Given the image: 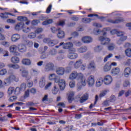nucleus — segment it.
<instances>
[{"mask_svg":"<svg viewBox=\"0 0 131 131\" xmlns=\"http://www.w3.org/2000/svg\"><path fill=\"white\" fill-rule=\"evenodd\" d=\"M42 28H38L35 31V33H40V32H42Z\"/></svg>","mask_w":131,"mask_h":131,"instance_id":"obj_62","label":"nucleus"},{"mask_svg":"<svg viewBox=\"0 0 131 131\" xmlns=\"http://www.w3.org/2000/svg\"><path fill=\"white\" fill-rule=\"evenodd\" d=\"M112 57H113V54H112V53H110L104 58V62H107V61H108V59H110V58H112Z\"/></svg>","mask_w":131,"mask_h":131,"instance_id":"obj_43","label":"nucleus"},{"mask_svg":"<svg viewBox=\"0 0 131 131\" xmlns=\"http://www.w3.org/2000/svg\"><path fill=\"white\" fill-rule=\"evenodd\" d=\"M56 73L58 75H63L65 73V69L63 68H58L56 70Z\"/></svg>","mask_w":131,"mask_h":131,"instance_id":"obj_21","label":"nucleus"},{"mask_svg":"<svg viewBox=\"0 0 131 131\" xmlns=\"http://www.w3.org/2000/svg\"><path fill=\"white\" fill-rule=\"evenodd\" d=\"M49 78L50 80H53V79H54L55 82H56V78H59L57 77V76L55 74H51L49 75Z\"/></svg>","mask_w":131,"mask_h":131,"instance_id":"obj_35","label":"nucleus"},{"mask_svg":"<svg viewBox=\"0 0 131 131\" xmlns=\"http://www.w3.org/2000/svg\"><path fill=\"white\" fill-rule=\"evenodd\" d=\"M0 17L2 19H7V18H9V15L8 14V12L0 13Z\"/></svg>","mask_w":131,"mask_h":131,"instance_id":"obj_32","label":"nucleus"},{"mask_svg":"<svg viewBox=\"0 0 131 131\" xmlns=\"http://www.w3.org/2000/svg\"><path fill=\"white\" fill-rule=\"evenodd\" d=\"M68 100L69 101V103H71L72 102V100L74 99L73 97H74V92L73 91L69 92L68 94Z\"/></svg>","mask_w":131,"mask_h":131,"instance_id":"obj_17","label":"nucleus"},{"mask_svg":"<svg viewBox=\"0 0 131 131\" xmlns=\"http://www.w3.org/2000/svg\"><path fill=\"white\" fill-rule=\"evenodd\" d=\"M21 62L24 65H30L31 64V61L29 59H24Z\"/></svg>","mask_w":131,"mask_h":131,"instance_id":"obj_30","label":"nucleus"},{"mask_svg":"<svg viewBox=\"0 0 131 131\" xmlns=\"http://www.w3.org/2000/svg\"><path fill=\"white\" fill-rule=\"evenodd\" d=\"M17 20L18 21H20L21 22H23V21H27V17L19 16L17 17Z\"/></svg>","mask_w":131,"mask_h":131,"instance_id":"obj_39","label":"nucleus"},{"mask_svg":"<svg viewBox=\"0 0 131 131\" xmlns=\"http://www.w3.org/2000/svg\"><path fill=\"white\" fill-rule=\"evenodd\" d=\"M31 31V29H30V28L28 27L23 29V32H25L26 33H27L28 32H30Z\"/></svg>","mask_w":131,"mask_h":131,"instance_id":"obj_57","label":"nucleus"},{"mask_svg":"<svg viewBox=\"0 0 131 131\" xmlns=\"http://www.w3.org/2000/svg\"><path fill=\"white\" fill-rule=\"evenodd\" d=\"M94 50H95V51L96 52H101V51H102V50H103V46H98L95 48Z\"/></svg>","mask_w":131,"mask_h":131,"instance_id":"obj_40","label":"nucleus"},{"mask_svg":"<svg viewBox=\"0 0 131 131\" xmlns=\"http://www.w3.org/2000/svg\"><path fill=\"white\" fill-rule=\"evenodd\" d=\"M9 50L11 53H16L18 50V46L12 45L10 47Z\"/></svg>","mask_w":131,"mask_h":131,"instance_id":"obj_25","label":"nucleus"},{"mask_svg":"<svg viewBox=\"0 0 131 131\" xmlns=\"http://www.w3.org/2000/svg\"><path fill=\"white\" fill-rule=\"evenodd\" d=\"M1 45L5 47H9L10 46V45L9 44V42H7V41H3L1 43Z\"/></svg>","mask_w":131,"mask_h":131,"instance_id":"obj_64","label":"nucleus"},{"mask_svg":"<svg viewBox=\"0 0 131 131\" xmlns=\"http://www.w3.org/2000/svg\"><path fill=\"white\" fill-rule=\"evenodd\" d=\"M89 98V95L88 94H85L83 95V97H82L80 100V103H83V102H85L86 100H88V98Z\"/></svg>","mask_w":131,"mask_h":131,"instance_id":"obj_28","label":"nucleus"},{"mask_svg":"<svg viewBox=\"0 0 131 131\" xmlns=\"http://www.w3.org/2000/svg\"><path fill=\"white\" fill-rule=\"evenodd\" d=\"M55 82L56 83H58V85L59 86V88L61 91H63V90L65 89V88H66V81L64 80L63 79H59L56 78L55 79Z\"/></svg>","mask_w":131,"mask_h":131,"instance_id":"obj_4","label":"nucleus"},{"mask_svg":"<svg viewBox=\"0 0 131 131\" xmlns=\"http://www.w3.org/2000/svg\"><path fill=\"white\" fill-rule=\"evenodd\" d=\"M63 49L69 50L70 53L68 55V58H69V59L73 60V59H76V58H77V54L75 53V49L73 48V44L72 43H66V45H63Z\"/></svg>","mask_w":131,"mask_h":131,"instance_id":"obj_2","label":"nucleus"},{"mask_svg":"<svg viewBox=\"0 0 131 131\" xmlns=\"http://www.w3.org/2000/svg\"><path fill=\"white\" fill-rule=\"evenodd\" d=\"M58 32L57 34V37L58 38H63L65 36V32L61 30V29H58Z\"/></svg>","mask_w":131,"mask_h":131,"instance_id":"obj_22","label":"nucleus"},{"mask_svg":"<svg viewBox=\"0 0 131 131\" xmlns=\"http://www.w3.org/2000/svg\"><path fill=\"white\" fill-rule=\"evenodd\" d=\"M93 26L94 27H96L97 28H101L103 27V26L101 24L98 23H95L93 24Z\"/></svg>","mask_w":131,"mask_h":131,"instance_id":"obj_48","label":"nucleus"},{"mask_svg":"<svg viewBox=\"0 0 131 131\" xmlns=\"http://www.w3.org/2000/svg\"><path fill=\"white\" fill-rule=\"evenodd\" d=\"M43 41V42L48 43L49 47H54V46H56V45L59 43V41H58V40H51L50 39L47 38H45Z\"/></svg>","mask_w":131,"mask_h":131,"instance_id":"obj_6","label":"nucleus"},{"mask_svg":"<svg viewBox=\"0 0 131 131\" xmlns=\"http://www.w3.org/2000/svg\"><path fill=\"white\" fill-rule=\"evenodd\" d=\"M21 36L18 34H14L11 37V40L12 41L16 42L17 40H19Z\"/></svg>","mask_w":131,"mask_h":131,"instance_id":"obj_19","label":"nucleus"},{"mask_svg":"<svg viewBox=\"0 0 131 131\" xmlns=\"http://www.w3.org/2000/svg\"><path fill=\"white\" fill-rule=\"evenodd\" d=\"M7 23H10L11 24H15V23H16V20L8 19H7Z\"/></svg>","mask_w":131,"mask_h":131,"instance_id":"obj_54","label":"nucleus"},{"mask_svg":"<svg viewBox=\"0 0 131 131\" xmlns=\"http://www.w3.org/2000/svg\"><path fill=\"white\" fill-rule=\"evenodd\" d=\"M82 65V60L79 59L76 61V62L74 64V67L76 69H78L80 66Z\"/></svg>","mask_w":131,"mask_h":131,"instance_id":"obj_18","label":"nucleus"},{"mask_svg":"<svg viewBox=\"0 0 131 131\" xmlns=\"http://www.w3.org/2000/svg\"><path fill=\"white\" fill-rule=\"evenodd\" d=\"M125 55L127 57H131V49H127L125 51Z\"/></svg>","mask_w":131,"mask_h":131,"instance_id":"obj_42","label":"nucleus"},{"mask_svg":"<svg viewBox=\"0 0 131 131\" xmlns=\"http://www.w3.org/2000/svg\"><path fill=\"white\" fill-rule=\"evenodd\" d=\"M52 82H49L47 84H46V85L45 86L44 90H47L49 89V88H50V86H51V85H52Z\"/></svg>","mask_w":131,"mask_h":131,"instance_id":"obj_63","label":"nucleus"},{"mask_svg":"<svg viewBox=\"0 0 131 131\" xmlns=\"http://www.w3.org/2000/svg\"><path fill=\"white\" fill-rule=\"evenodd\" d=\"M15 88L13 87H9L8 90V94L11 96L13 93H14Z\"/></svg>","mask_w":131,"mask_h":131,"instance_id":"obj_36","label":"nucleus"},{"mask_svg":"<svg viewBox=\"0 0 131 131\" xmlns=\"http://www.w3.org/2000/svg\"><path fill=\"white\" fill-rule=\"evenodd\" d=\"M13 81L16 82L19 81V78L14 75V74H10L8 77L4 79L5 84H11Z\"/></svg>","mask_w":131,"mask_h":131,"instance_id":"obj_3","label":"nucleus"},{"mask_svg":"<svg viewBox=\"0 0 131 131\" xmlns=\"http://www.w3.org/2000/svg\"><path fill=\"white\" fill-rule=\"evenodd\" d=\"M106 94H107V91H104L102 92L99 95L100 98H102V97H104V96H106Z\"/></svg>","mask_w":131,"mask_h":131,"instance_id":"obj_56","label":"nucleus"},{"mask_svg":"<svg viewBox=\"0 0 131 131\" xmlns=\"http://www.w3.org/2000/svg\"><path fill=\"white\" fill-rule=\"evenodd\" d=\"M28 37L30 39L35 38V37H36V33L35 32V33L31 32L28 34Z\"/></svg>","mask_w":131,"mask_h":131,"instance_id":"obj_34","label":"nucleus"},{"mask_svg":"<svg viewBox=\"0 0 131 131\" xmlns=\"http://www.w3.org/2000/svg\"><path fill=\"white\" fill-rule=\"evenodd\" d=\"M92 21V19L91 18H83L82 19V21L83 23H90Z\"/></svg>","mask_w":131,"mask_h":131,"instance_id":"obj_47","label":"nucleus"},{"mask_svg":"<svg viewBox=\"0 0 131 131\" xmlns=\"http://www.w3.org/2000/svg\"><path fill=\"white\" fill-rule=\"evenodd\" d=\"M117 36H123V35H124V33L121 31H118L117 32Z\"/></svg>","mask_w":131,"mask_h":131,"instance_id":"obj_60","label":"nucleus"},{"mask_svg":"<svg viewBox=\"0 0 131 131\" xmlns=\"http://www.w3.org/2000/svg\"><path fill=\"white\" fill-rule=\"evenodd\" d=\"M124 19L123 18H119L117 19H115V20L112 19H107V22L109 23H113V24H117V23H120V22H123Z\"/></svg>","mask_w":131,"mask_h":131,"instance_id":"obj_12","label":"nucleus"},{"mask_svg":"<svg viewBox=\"0 0 131 131\" xmlns=\"http://www.w3.org/2000/svg\"><path fill=\"white\" fill-rule=\"evenodd\" d=\"M52 10V4H50L46 10V13L50 14L51 13V11Z\"/></svg>","mask_w":131,"mask_h":131,"instance_id":"obj_50","label":"nucleus"},{"mask_svg":"<svg viewBox=\"0 0 131 131\" xmlns=\"http://www.w3.org/2000/svg\"><path fill=\"white\" fill-rule=\"evenodd\" d=\"M78 77L80 79V82L77 84V91H80L81 90V85L85 86L86 85V78L83 74L81 73H78L77 71L72 72L69 76V79L71 80H74Z\"/></svg>","mask_w":131,"mask_h":131,"instance_id":"obj_1","label":"nucleus"},{"mask_svg":"<svg viewBox=\"0 0 131 131\" xmlns=\"http://www.w3.org/2000/svg\"><path fill=\"white\" fill-rule=\"evenodd\" d=\"M8 67H9V68H13V69H19V68H20L19 65L13 63L8 64Z\"/></svg>","mask_w":131,"mask_h":131,"instance_id":"obj_27","label":"nucleus"},{"mask_svg":"<svg viewBox=\"0 0 131 131\" xmlns=\"http://www.w3.org/2000/svg\"><path fill=\"white\" fill-rule=\"evenodd\" d=\"M106 34V33L104 32L103 36H100L98 38L99 41H100L101 45L105 46V45H108L110 42V39L109 38L105 37L104 36Z\"/></svg>","mask_w":131,"mask_h":131,"instance_id":"obj_5","label":"nucleus"},{"mask_svg":"<svg viewBox=\"0 0 131 131\" xmlns=\"http://www.w3.org/2000/svg\"><path fill=\"white\" fill-rule=\"evenodd\" d=\"M55 69V65L53 62H49L45 66L46 71H53Z\"/></svg>","mask_w":131,"mask_h":131,"instance_id":"obj_9","label":"nucleus"},{"mask_svg":"<svg viewBox=\"0 0 131 131\" xmlns=\"http://www.w3.org/2000/svg\"><path fill=\"white\" fill-rule=\"evenodd\" d=\"M57 25H59V26H64V25H65V20H59Z\"/></svg>","mask_w":131,"mask_h":131,"instance_id":"obj_52","label":"nucleus"},{"mask_svg":"<svg viewBox=\"0 0 131 131\" xmlns=\"http://www.w3.org/2000/svg\"><path fill=\"white\" fill-rule=\"evenodd\" d=\"M104 81V80H103V79L102 78H99L98 79H97L96 82V86H97V88H99L100 86H101V85H102V84H103V82Z\"/></svg>","mask_w":131,"mask_h":131,"instance_id":"obj_20","label":"nucleus"},{"mask_svg":"<svg viewBox=\"0 0 131 131\" xmlns=\"http://www.w3.org/2000/svg\"><path fill=\"white\" fill-rule=\"evenodd\" d=\"M86 50H87L86 47L84 46L83 47H81L79 49H78V52L80 53H84V52H86Z\"/></svg>","mask_w":131,"mask_h":131,"instance_id":"obj_37","label":"nucleus"},{"mask_svg":"<svg viewBox=\"0 0 131 131\" xmlns=\"http://www.w3.org/2000/svg\"><path fill=\"white\" fill-rule=\"evenodd\" d=\"M7 70L6 69H3L0 71V75H1V76L6 75V74H7Z\"/></svg>","mask_w":131,"mask_h":131,"instance_id":"obj_46","label":"nucleus"},{"mask_svg":"<svg viewBox=\"0 0 131 131\" xmlns=\"http://www.w3.org/2000/svg\"><path fill=\"white\" fill-rule=\"evenodd\" d=\"M115 49V45L113 43H111L107 46V49L108 51H113Z\"/></svg>","mask_w":131,"mask_h":131,"instance_id":"obj_33","label":"nucleus"},{"mask_svg":"<svg viewBox=\"0 0 131 131\" xmlns=\"http://www.w3.org/2000/svg\"><path fill=\"white\" fill-rule=\"evenodd\" d=\"M25 26V24L24 23H17L15 27V30H21V29H24Z\"/></svg>","mask_w":131,"mask_h":131,"instance_id":"obj_13","label":"nucleus"},{"mask_svg":"<svg viewBox=\"0 0 131 131\" xmlns=\"http://www.w3.org/2000/svg\"><path fill=\"white\" fill-rule=\"evenodd\" d=\"M123 88H128V86H130V82L128 80H125L123 82Z\"/></svg>","mask_w":131,"mask_h":131,"instance_id":"obj_29","label":"nucleus"},{"mask_svg":"<svg viewBox=\"0 0 131 131\" xmlns=\"http://www.w3.org/2000/svg\"><path fill=\"white\" fill-rule=\"evenodd\" d=\"M115 101H116V97H115V96L113 95L110 97V102H115Z\"/></svg>","mask_w":131,"mask_h":131,"instance_id":"obj_55","label":"nucleus"},{"mask_svg":"<svg viewBox=\"0 0 131 131\" xmlns=\"http://www.w3.org/2000/svg\"><path fill=\"white\" fill-rule=\"evenodd\" d=\"M39 85L40 88H43L46 85V79L45 78H42L40 79Z\"/></svg>","mask_w":131,"mask_h":131,"instance_id":"obj_26","label":"nucleus"},{"mask_svg":"<svg viewBox=\"0 0 131 131\" xmlns=\"http://www.w3.org/2000/svg\"><path fill=\"white\" fill-rule=\"evenodd\" d=\"M58 92H59V88L54 86L52 90V94H53V95H57V94H58Z\"/></svg>","mask_w":131,"mask_h":131,"instance_id":"obj_38","label":"nucleus"},{"mask_svg":"<svg viewBox=\"0 0 131 131\" xmlns=\"http://www.w3.org/2000/svg\"><path fill=\"white\" fill-rule=\"evenodd\" d=\"M21 92V90L19 88L17 87L14 88V95H19Z\"/></svg>","mask_w":131,"mask_h":131,"instance_id":"obj_45","label":"nucleus"},{"mask_svg":"<svg viewBox=\"0 0 131 131\" xmlns=\"http://www.w3.org/2000/svg\"><path fill=\"white\" fill-rule=\"evenodd\" d=\"M103 70L105 72L110 71V70H111V64H110V62H107L106 63V64L104 67Z\"/></svg>","mask_w":131,"mask_h":131,"instance_id":"obj_24","label":"nucleus"},{"mask_svg":"<svg viewBox=\"0 0 131 131\" xmlns=\"http://www.w3.org/2000/svg\"><path fill=\"white\" fill-rule=\"evenodd\" d=\"M19 90H20V91H25V90H26V83H23L20 86L19 88Z\"/></svg>","mask_w":131,"mask_h":131,"instance_id":"obj_44","label":"nucleus"},{"mask_svg":"<svg viewBox=\"0 0 131 131\" xmlns=\"http://www.w3.org/2000/svg\"><path fill=\"white\" fill-rule=\"evenodd\" d=\"M81 40L84 43H90L93 41V38L90 36H84L82 37Z\"/></svg>","mask_w":131,"mask_h":131,"instance_id":"obj_11","label":"nucleus"},{"mask_svg":"<svg viewBox=\"0 0 131 131\" xmlns=\"http://www.w3.org/2000/svg\"><path fill=\"white\" fill-rule=\"evenodd\" d=\"M113 79H112V77L110 75H106L104 77L103 79V82L104 84L108 85L110 84Z\"/></svg>","mask_w":131,"mask_h":131,"instance_id":"obj_8","label":"nucleus"},{"mask_svg":"<svg viewBox=\"0 0 131 131\" xmlns=\"http://www.w3.org/2000/svg\"><path fill=\"white\" fill-rule=\"evenodd\" d=\"M18 50L19 52H20V53H24L27 51V48L25 45L23 44H19L18 46Z\"/></svg>","mask_w":131,"mask_h":131,"instance_id":"obj_15","label":"nucleus"},{"mask_svg":"<svg viewBox=\"0 0 131 131\" xmlns=\"http://www.w3.org/2000/svg\"><path fill=\"white\" fill-rule=\"evenodd\" d=\"M21 72V75L23 77H26V79H30L31 76H28V71L26 70L25 69L23 68L20 70Z\"/></svg>","mask_w":131,"mask_h":131,"instance_id":"obj_10","label":"nucleus"},{"mask_svg":"<svg viewBox=\"0 0 131 131\" xmlns=\"http://www.w3.org/2000/svg\"><path fill=\"white\" fill-rule=\"evenodd\" d=\"M11 61L12 63H18L20 62V59L17 57L14 56L11 58Z\"/></svg>","mask_w":131,"mask_h":131,"instance_id":"obj_31","label":"nucleus"},{"mask_svg":"<svg viewBox=\"0 0 131 131\" xmlns=\"http://www.w3.org/2000/svg\"><path fill=\"white\" fill-rule=\"evenodd\" d=\"M1 32H2V30L0 29V40H5L6 37L5 36V35Z\"/></svg>","mask_w":131,"mask_h":131,"instance_id":"obj_51","label":"nucleus"},{"mask_svg":"<svg viewBox=\"0 0 131 131\" xmlns=\"http://www.w3.org/2000/svg\"><path fill=\"white\" fill-rule=\"evenodd\" d=\"M69 86L71 88H74V86H75V81H72L70 82Z\"/></svg>","mask_w":131,"mask_h":131,"instance_id":"obj_58","label":"nucleus"},{"mask_svg":"<svg viewBox=\"0 0 131 131\" xmlns=\"http://www.w3.org/2000/svg\"><path fill=\"white\" fill-rule=\"evenodd\" d=\"M57 54V51H56V50L53 49L50 51L49 52V55H51V56H55Z\"/></svg>","mask_w":131,"mask_h":131,"instance_id":"obj_49","label":"nucleus"},{"mask_svg":"<svg viewBox=\"0 0 131 131\" xmlns=\"http://www.w3.org/2000/svg\"><path fill=\"white\" fill-rule=\"evenodd\" d=\"M31 23L32 25H36L38 24V23H39V20H36V19L33 20Z\"/></svg>","mask_w":131,"mask_h":131,"instance_id":"obj_61","label":"nucleus"},{"mask_svg":"<svg viewBox=\"0 0 131 131\" xmlns=\"http://www.w3.org/2000/svg\"><path fill=\"white\" fill-rule=\"evenodd\" d=\"M131 74V69L129 67L125 68L124 70L123 75L124 77H129Z\"/></svg>","mask_w":131,"mask_h":131,"instance_id":"obj_14","label":"nucleus"},{"mask_svg":"<svg viewBox=\"0 0 131 131\" xmlns=\"http://www.w3.org/2000/svg\"><path fill=\"white\" fill-rule=\"evenodd\" d=\"M88 69L91 70H95L96 69V64L94 61H91L88 65Z\"/></svg>","mask_w":131,"mask_h":131,"instance_id":"obj_23","label":"nucleus"},{"mask_svg":"<svg viewBox=\"0 0 131 131\" xmlns=\"http://www.w3.org/2000/svg\"><path fill=\"white\" fill-rule=\"evenodd\" d=\"M120 72V68L118 67L114 68L111 70V73L113 75H118Z\"/></svg>","mask_w":131,"mask_h":131,"instance_id":"obj_16","label":"nucleus"},{"mask_svg":"<svg viewBox=\"0 0 131 131\" xmlns=\"http://www.w3.org/2000/svg\"><path fill=\"white\" fill-rule=\"evenodd\" d=\"M53 22V19H49L48 20L44 21L42 24V25H49V24H51Z\"/></svg>","mask_w":131,"mask_h":131,"instance_id":"obj_41","label":"nucleus"},{"mask_svg":"<svg viewBox=\"0 0 131 131\" xmlns=\"http://www.w3.org/2000/svg\"><path fill=\"white\" fill-rule=\"evenodd\" d=\"M49 99V95H45L44 97H43L42 101V102H47Z\"/></svg>","mask_w":131,"mask_h":131,"instance_id":"obj_59","label":"nucleus"},{"mask_svg":"<svg viewBox=\"0 0 131 131\" xmlns=\"http://www.w3.org/2000/svg\"><path fill=\"white\" fill-rule=\"evenodd\" d=\"M16 100H17V96H12L9 98L10 102H15Z\"/></svg>","mask_w":131,"mask_h":131,"instance_id":"obj_53","label":"nucleus"},{"mask_svg":"<svg viewBox=\"0 0 131 131\" xmlns=\"http://www.w3.org/2000/svg\"><path fill=\"white\" fill-rule=\"evenodd\" d=\"M86 83L89 86H93L95 84V76L94 75H90L88 77L86 80Z\"/></svg>","mask_w":131,"mask_h":131,"instance_id":"obj_7","label":"nucleus"}]
</instances>
